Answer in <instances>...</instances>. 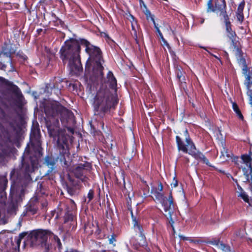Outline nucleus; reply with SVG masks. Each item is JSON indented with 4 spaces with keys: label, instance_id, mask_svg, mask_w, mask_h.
I'll list each match as a JSON object with an SVG mask.
<instances>
[{
    "label": "nucleus",
    "instance_id": "1",
    "mask_svg": "<svg viewBox=\"0 0 252 252\" xmlns=\"http://www.w3.org/2000/svg\"><path fill=\"white\" fill-rule=\"evenodd\" d=\"M67 112L64 107L57 103L52 104L51 108H45V112L49 117V120L46 122L49 133L55 140L57 141L58 144L61 145L66 143V138L64 132L60 129L58 118L59 115L62 116Z\"/></svg>",
    "mask_w": 252,
    "mask_h": 252
},
{
    "label": "nucleus",
    "instance_id": "2",
    "mask_svg": "<svg viewBox=\"0 0 252 252\" xmlns=\"http://www.w3.org/2000/svg\"><path fill=\"white\" fill-rule=\"evenodd\" d=\"M80 51L79 44L74 39L66 41L60 50L61 59L63 62L68 60L70 71L74 74L78 73L82 69Z\"/></svg>",
    "mask_w": 252,
    "mask_h": 252
},
{
    "label": "nucleus",
    "instance_id": "3",
    "mask_svg": "<svg viewBox=\"0 0 252 252\" xmlns=\"http://www.w3.org/2000/svg\"><path fill=\"white\" fill-rule=\"evenodd\" d=\"M118 103L116 94L108 89H100L94 98L93 103L95 110L105 112Z\"/></svg>",
    "mask_w": 252,
    "mask_h": 252
},
{
    "label": "nucleus",
    "instance_id": "4",
    "mask_svg": "<svg viewBox=\"0 0 252 252\" xmlns=\"http://www.w3.org/2000/svg\"><path fill=\"white\" fill-rule=\"evenodd\" d=\"M179 150L184 153H188L189 155L195 158H201L203 155L197 150L194 144L189 138L188 130L186 129L181 136L176 137Z\"/></svg>",
    "mask_w": 252,
    "mask_h": 252
},
{
    "label": "nucleus",
    "instance_id": "5",
    "mask_svg": "<svg viewBox=\"0 0 252 252\" xmlns=\"http://www.w3.org/2000/svg\"><path fill=\"white\" fill-rule=\"evenodd\" d=\"M151 193L155 196L156 199L159 201L163 206L164 215L169 219V223L171 224L174 233H175L174 222L172 218L174 212L173 200L172 195H170L168 198H166L161 193V191L158 190L156 189H152Z\"/></svg>",
    "mask_w": 252,
    "mask_h": 252
},
{
    "label": "nucleus",
    "instance_id": "6",
    "mask_svg": "<svg viewBox=\"0 0 252 252\" xmlns=\"http://www.w3.org/2000/svg\"><path fill=\"white\" fill-rule=\"evenodd\" d=\"M81 44L86 47V52L89 55L88 62L96 67V69L101 74L103 67L102 66V57L100 49L95 46L90 44L86 40L82 39L80 41Z\"/></svg>",
    "mask_w": 252,
    "mask_h": 252
},
{
    "label": "nucleus",
    "instance_id": "7",
    "mask_svg": "<svg viewBox=\"0 0 252 252\" xmlns=\"http://www.w3.org/2000/svg\"><path fill=\"white\" fill-rule=\"evenodd\" d=\"M50 235V233L46 230H39L34 231L31 234V242L33 245H41L44 246L48 236Z\"/></svg>",
    "mask_w": 252,
    "mask_h": 252
},
{
    "label": "nucleus",
    "instance_id": "8",
    "mask_svg": "<svg viewBox=\"0 0 252 252\" xmlns=\"http://www.w3.org/2000/svg\"><path fill=\"white\" fill-rule=\"evenodd\" d=\"M216 11L219 10V15L223 17L224 19H227L228 16L226 12V3L224 0H218L215 4Z\"/></svg>",
    "mask_w": 252,
    "mask_h": 252
},
{
    "label": "nucleus",
    "instance_id": "9",
    "mask_svg": "<svg viewBox=\"0 0 252 252\" xmlns=\"http://www.w3.org/2000/svg\"><path fill=\"white\" fill-rule=\"evenodd\" d=\"M108 82L110 86L113 89L114 94H116V87H117V81L116 78L114 77L113 74L112 72L109 71L107 74Z\"/></svg>",
    "mask_w": 252,
    "mask_h": 252
},
{
    "label": "nucleus",
    "instance_id": "10",
    "mask_svg": "<svg viewBox=\"0 0 252 252\" xmlns=\"http://www.w3.org/2000/svg\"><path fill=\"white\" fill-rule=\"evenodd\" d=\"M236 192L238 194V196L241 197L245 202H249V197L240 185H237Z\"/></svg>",
    "mask_w": 252,
    "mask_h": 252
},
{
    "label": "nucleus",
    "instance_id": "11",
    "mask_svg": "<svg viewBox=\"0 0 252 252\" xmlns=\"http://www.w3.org/2000/svg\"><path fill=\"white\" fill-rule=\"evenodd\" d=\"M225 23L226 31L227 32L228 37L233 40V37L235 36V33L233 32L231 28V25L229 21H228V18L227 19H224Z\"/></svg>",
    "mask_w": 252,
    "mask_h": 252
},
{
    "label": "nucleus",
    "instance_id": "12",
    "mask_svg": "<svg viewBox=\"0 0 252 252\" xmlns=\"http://www.w3.org/2000/svg\"><path fill=\"white\" fill-rule=\"evenodd\" d=\"M216 252H229V247L226 246L223 243H216Z\"/></svg>",
    "mask_w": 252,
    "mask_h": 252
},
{
    "label": "nucleus",
    "instance_id": "13",
    "mask_svg": "<svg viewBox=\"0 0 252 252\" xmlns=\"http://www.w3.org/2000/svg\"><path fill=\"white\" fill-rule=\"evenodd\" d=\"M232 156V154L231 152H228L227 150L225 148L222 147V149L220 151V158H225L226 157L227 158H231Z\"/></svg>",
    "mask_w": 252,
    "mask_h": 252
},
{
    "label": "nucleus",
    "instance_id": "14",
    "mask_svg": "<svg viewBox=\"0 0 252 252\" xmlns=\"http://www.w3.org/2000/svg\"><path fill=\"white\" fill-rule=\"evenodd\" d=\"M232 107H233V110L235 111V112L236 113V114L239 117V118H240L241 119H243V116L242 114H241V112L237 104L235 102H233L232 103Z\"/></svg>",
    "mask_w": 252,
    "mask_h": 252
},
{
    "label": "nucleus",
    "instance_id": "15",
    "mask_svg": "<svg viewBox=\"0 0 252 252\" xmlns=\"http://www.w3.org/2000/svg\"><path fill=\"white\" fill-rule=\"evenodd\" d=\"M131 25V28H132V34L133 36L136 39L137 38V31L138 30V27L137 25V23L135 24L132 23Z\"/></svg>",
    "mask_w": 252,
    "mask_h": 252
},
{
    "label": "nucleus",
    "instance_id": "16",
    "mask_svg": "<svg viewBox=\"0 0 252 252\" xmlns=\"http://www.w3.org/2000/svg\"><path fill=\"white\" fill-rule=\"evenodd\" d=\"M158 33L160 37V38L161 39V41H162V45L163 46H166L168 48H169V44L167 43V41L165 40V39L164 38L160 31L159 30V29H158Z\"/></svg>",
    "mask_w": 252,
    "mask_h": 252
},
{
    "label": "nucleus",
    "instance_id": "17",
    "mask_svg": "<svg viewBox=\"0 0 252 252\" xmlns=\"http://www.w3.org/2000/svg\"><path fill=\"white\" fill-rule=\"evenodd\" d=\"M131 216H132V222L133 224V226L135 228H137L140 232H141V228L138 225V222L136 220V218H134L133 216V214L131 212Z\"/></svg>",
    "mask_w": 252,
    "mask_h": 252
},
{
    "label": "nucleus",
    "instance_id": "18",
    "mask_svg": "<svg viewBox=\"0 0 252 252\" xmlns=\"http://www.w3.org/2000/svg\"><path fill=\"white\" fill-rule=\"evenodd\" d=\"M245 6V2L244 1H242L239 5L238 7L237 8V12L242 13L243 12V9Z\"/></svg>",
    "mask_w": 252,
    "mask_h": 252
},
{
    "label": "nucleus",
    "instance_id": "19",
    "mask_svg": "<svg viewBox=\"0 0 252 252\" xmlns=\"http://www.w3.org/2000/svg\"><path fill=\"white\" fill-rule=\"evenodd\" d=\"M207 11L210 12L211 11H216V9H212V0H209L208 3Z\"/></svg>",
    "mask_w": 252,
    "mask_h": 252
},
{
    "label": "nucleus",
    "instance_id": "20",
    "mask_svg": "<svg viewBox=\"0 0 252 252\" xmlns=\"http://www.w3.org/2000/svg\"><path fill=\"white\" fill-rule=\"evenodd\" d=\"M237 18L240 22H242L244 20L243 12H237Z\"/></svg>",
    "mask_w": 252,
    "mask_h": 252
},
{
    "label": "nucleus",
    "instance_id": "21",
    "mask_svg": "<svg viewBox=\"0 0 252 252\" xmlns=\"http://www.w3.org/2000/svg\"><path fill=\"white\" fill-rule=\"evenodd\" d=\"M216 135H217V138L219 140L222 141L223 140V136H222V135L221 134V133L220 132V130L218 129L216 131Z\"/></svg>",
    "mask_w": 252,
    "mask_h": 252
},
{
    "label": "nucleus",
    "instance_id": "22",
    "mask_svg": "<svg viewBox=\"0 0 252 252\" xmlns=\"http://www.w3.org/2000/svg\"><path fill=\"white\" fill-rule=\"evenodd\" d=\"M236 235L240 238H242L244 235V232L243 230H239L235 233Z\"/></svg>",
    "mask_w": 252,
    "mask_h": 252
},
{
    "label": "nucleus",
    "instance_id": "23",
    "mask_svg": "<svg viewBox=\"0 0 252 252\" xmlns=\"http://www.w3.org/2000/svg\"><path fill=\"white\" fill-rule=\"evenodd\" d=\"M127 19L131 22V24H132V23L135 24L137 23V21L135 20L134 17L132 15H129Z\"/></svg>",
    "mask_w": 252,
    "mask_h": 252
},
{
    "label": "nucleus",
    "instance_id": "24",
    "mask_svg": "<svg viewBox=\"0 0 252 252\" xmlns=\"http://www.w3.org/2000/svg\"><path fill=\"white\" fill-rule=\"evenodd\" d=\"M200 162L205 163L209 166H212V165L210 164L208 158H201Z\"/></svg>",
    "mask_w": 252,
    "mask_h": 252
},
{
    "label": "nucleus",
    "instance_id": "25",
    "mask_svg": "<svg viewBox=\"0 0 252 252\" xmlns=\"http://www.w3.org/2000/svg\"><path fill=\"white\" fill-rule=\"evenodd\" d=\"M145 14L146 15L147 19L149 20L150 18L151 19V17H153L149 10L146 9L145 11Z\"/></svg>",
    "mask_w": 252,
    "mask_h": 252
},
{
    "label": "nucleus",
    "instance_id": "26",
    "mask_svg": "<svg viewBox=\"0 0 252 252\" xmlns=\"http://www.w3.org/2000/svg\"><path fill=\"white\" fill-rule=\"evenodd\" d=\"M246 80H247V86L249 87L251 84H252V82H251V77L250 75H247L246 76Z\"/></svg>",
    "mask_w": 252,
    "mask_h": 252
},
{
    "label": "nucleus",
    "instance_id": "27",
    "mask_svg": "<svg viewBox=\"0 0 252 252\" xmlns=\"http://www.w3.org/2000/svg\"><path fill=\"white\" fill-rule=\"evenodd\" d=\"M93 195H94V194H93V191L90 190L88 194L89 201H90L93 198Z\"/></svg>",
    "mask_w": 252,
    "mask_h": 252
},
{
    "label": "nucleus",
    "instance_id": "28",
    "mask_svg": "<svg viewBox=\"0 0 252 252\" xmlns=\"http://www.w3.org/2000/svg\"><path fill=\"white\" fill-rule=\"evenodd\" d=\"M178 185V181L176 180H174L173 182L171 184V187L176 188Z\"/></svg>",
    "mask_w": 252,
    "mask_h": 252
},
{
    "label": "nucleus",
    "instance_id": "29",
    "mask_svg": "<svg viewBox=\"0 0 252 252\" xmlns=\"http://www.w3.org/2000/svg\"><path fill=\"white\" fill-rule=\"evenodd\" d=\"M54 237L55 240L57 242L59 247L60 248L61 243L60 239L56 236H54Z\"/></svg>",
    "mask_w": 252,
    "mask_h": 252
},
{
    "label": "nucleus",
    "instance_id": "30",
    "mask_svg": "<svg viewBox=\"0 0 252 252\" xmlns=\"http://www.w3.org/2000/svg\"><path fill=\"white\" fill-rule=\"evenodd\" d=\"M115 239L114 237H113V236H112V237L111 238L109 239V243L111 244H113L114 246L115 245V244H114V242H115Z\"/></svg>",
    "mask_w": 252,
    "mask_h": 252
},
{
    "label": "nucleus",
    "instance_id": "31",
    "mask_svg": "<svg viewBox=\"0 0 252 252\" xmlns=\"http://www.w3.org/2000/svg\"><path fill=\"white\" fill-rule=\"evenodd\" d=\"M151 20L153 22V24L154 25L155 28L156 29L157 32H158V29H159V28L158 27L157 25H156V23L155 22V21L153 17H151Z\"/></svg>",
    "mask_w": 252,
    "mask_h": 252
},
{
    "label": "nucleus",
    "instance_id": "32",
    "mask_svg": "<svg viewBox=\"0 0 252 252\" xmlns=\"http://www.w3.org/2000/svg\"><path fill=\"white\" fill-rule=\"evenodd\" d=\"M220 243L219 241H218V240H215L214 241H210V242H209V244H211L215 245V248H216V243Z\"/></svg>",
    "mask_w": 252,
    "mask_h": 252
},
{
    "label": "nucleus",
    "instance_id": "33",
    "mask_svg": "<svg viewBox=\"0 0 252 252\" xmlns=\"http://www.w3.org/2000/svg\"><path fill=\"white\" fill-rule=\"evenodd\" d=\"M158 190H159L160 191H162V190H163V186L162 185V184L161 183H159L158 184Z\"/></svg>",
    "mask_w": 252,
    "mask_h": 252
},
{
    "label": "nucleus",
    "instance_id": "34",
    "mask_svg": "<svg viewBox=\"0 0 252 252\" xmlns=\"http://www.w3.org/2000/svg\"><path fill=\"white\" fill-rule=\"evenodd\" d=\"M179 237L181 238V239L182 240H189V239L186 237H185L183 235H179Z\"/></svg>",
    "mask_w": 252,
    "mask_h": 252
},
{
    "label": "nucleus",
    "instance_id": "35",
    "mask_svg": "<svg viewBox=\"0 0 252 252\" xmlns=\"http://www.w3.org/2000/svg\"><path fill=\"white\" fill-rule=\"evenodd\" d=\"M236 51H237L236 54H237V55H238L239 56H241V52L238 48H237V49H236Z\"/></svg>",
    "mask_w": 252,
    "mask_h": 252
},
{
    "label": "nucleus",
    "instance_id": "36",
    "mask_svg": "<svg viewBox=\"0 0 252 252\" xmlns=\"http://www.w3.org/2000/svg\"><path fill=\"white\" fill-rule=\"evenodd\" d=\"M231 179L233 180V181L236 183V186H237V185H239L238 183V181L236 179H234L232 177H231Z\"/></svg>",
    "mask_w": 252,
    "mask_h": 252
},
{
    "label": "nucleus",
    "instance_id": "37",
    "mask_svg": "<svg viewBox=\"0 0 252 252\" xmlns=\"http://www.w3.org/2000/svg\"><path fill=\"white\" fill-rule=\"evenodd\" d=\"M241 158H250L249 156H247V155H243L241 156Z\"/></svg>",
    "mask_w": 252,
    "mask_h": 252
},
{
    "label": "nucleus",
    "instance_id": "38",
    "mask_svg": "<svg viewBox=\"0 0 252 252\" xmlns=\"http://www.w3.org/2000/svg\"><path fill=\"white\" fill-rule=\"evenodd\" d=\"M42 156V154L41 153L40 149H39V155H38V156L39 157V156Z\"/></svg>",
    "mask_w": 252,
    "mask_h": 252
},
{
    "label": "nucleus",
    "instance_id": "39",
    "mask_svg": "<svg viewBox=\"0 0 252 252\" xmlns=\"http://www.w3.org/2000/svg\"><path fill=\"white\" fill-rule=\"evenodd\" d=\"M250 104L252 106V96H251Z\"/></svg>",
    "mask_w": 252,
    "mask_h": 252
},
{
    "label": "nucleus",
    "instance_id": "40",
    "mask_svg": "<svg viewBox=\"0 0 252 252\" xmlns=\"http://www.w3.org/2000/svg\"><path fill=\"white\" fill-rule=\"evenodd\" d=\"M227 176L228 178L230 177L231 178L232 177L230 174H227Z\"/></svg>",
    "mask_w": 252,
    "mask_h": 252
},
{
    "label": "nucleus",
    "instance_id": "41",
    "mask_svg": "<svg viewBox=\"0 0 252 252\" xmlns=\"http://www.w3.org/2000/svg\"><path fill=\"white\" fill-rule=\"evenodd\" d=\"M214 56L216 59H218V60H220V59H219L217 56Z\"/></svg>",
    "mask_w": 252,
    "mask_h": 252
},
{
    "label": "nucleus",
    "instance_id": "42",
    "mask_svg": "<svg viewBox=\"0 0 252 252\" xmlns=\"http://www.w3.org/2000/svg\"><path fill=\"white\" fill-rule=\"evenodd\" d=\"M178 77H179V79H180L181 75H179V74H178Z\"/></svg>",
    "mask_w": 252,
    "mask_h": 252
},
{
    "label": "nucleus",
    "instance_id": "43",
    "mask_svg": "<svg viewBox=\"0 0 252 252\" xmlns=\"http://www.w3.org/2000/svg\"><path fill=\"white\" fill-rule=\"evenodd\" d=\"M178 77H179V79H180L181 75H179V74H178Z\"/></svg>",
    "mask_w": 252,
    "mask_h": 252
},
{
    "label": "nucleus",
    "instance_id": "44",
    "mask_svg": "<svg viewBox=\"0 0 252 252\" xmlns=\"http://www.w3.org/2000/svg\"><path fill=\"white\" fill-rule=\"evenodd\" d=\"M143 5L144 6V7H145V8H146V5H145V4H144L143 2Z\"/></svg>",
    "mask_w": 252,
    "mask_h": 252
},
{
    "label": "nucleus",
    "instance_id": "45",
    "mask_svg": "<svg viewBox=\"0 0 252 252\" xmlns=\"http://www.w3.org/2000/svg\"><path fill=\"white\" fill-rule=\"evenodd\" d=\"M63 156H64V157H65V156L68 157V155H67V154H66V155H63Z\"/></svg>",
    "mask_w": 252,
    "mask_h": 252
},
{
    "label": "nucleus",
    "instance_id": "46",
    "mask_svg": "<svg viewBox=\"0 0 252 252\" xmlns=\"http://www.w3.org/2000/svg\"><path fill=\"white\" fill-rule=\"evenodd\" d=\"M103 126H104V124H102V128L103 127Z\"/></svg>",
    "mask_w": 252,
    "mask_h": 252
},
{
    "label": "nucleus",
    "instance_id": "47",
    "mask_svg": "<svg viewBox=\"0 0 252 252\" xmlns=\"http://www.w3.org/2000/svg\"><path fill=\"white\" fill-rule=\"evenodd\" d=\"M204 20H201V23H203Z\"/></svg>",
    "mask_w": 252,
    "mask_h": 252
},
{
    "label": "nucleus",
    "instance_id": "48",
    "mask_svg": "<svg viewBox=\"0 0 252 252\" xmlns=\"http://www.w3.org/2000/svg\"><path fill=\"white\" fill-rule=\"evenodd\" d=\"M250 241L251 242H252V240H251V239H250Z\"/></svg>",
    "mask_w": 252,
    "mask_h": 252
}]
</instances>
